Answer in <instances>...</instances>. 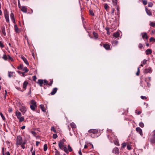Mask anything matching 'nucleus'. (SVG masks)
<instances>
[{
	"label": "nucleus",
	"mask_w": 155,
	"mask_h": 155,
	"mask_svg": "<svg viewBox=\"0 0 155 155\" xmlns=\"http://www.w3.org/2000/svg\"><path fill=\"white\" fill-rule=\"evenodd\" d=\"M149 139L151 143L155 144V130H153L149 135Z\"/></svg>",
	"instance_id": "nucleus-1"
},
{
	"label": "nucleus",
	"mask_w": 155,
	"mask_h": 155,
	"mask_svg": "<svg viewBox=\"0 0 155 155\" xmlns=\"http://www.w3.org/2000/svg\"><path fill=\"white\" fill-rule=\"evenodd\" d=\"M58 146L60 149L64 150L67 154L68 153L66 146L64 145V143H63V142H59L58 143Z\"/></svg>",
	"instance_id": "nucleus-2"
},
{
	"label": "nucleus",
	"mask_w": 155,
	"mask_h": 155,
	"mask_svg": "<svg viewBox=\"0 0 155 155\" xmlns=\"http://www.w3.org/2000/svg\"><path fill=\"white\" fill-rule=\"evenodd\" d=\"M31 104L30 107L31 109L33 111L35 110L37 107L36 102L34 100H32L30 101Z\"/></svg>",
	"instance_id": "nucleus-3"
},
{
	"label": "nucleus",
	"mask_w": 155,
	"mask_h": 155,
	"mask_svg": "<svg viewBox=\"0 0 155 155\" xmlns=\"http://www.w3.org/2000/svg\"><path fill=\"white\" fill-rule=\"evenodd\" d=\"M15 114L17 118L19 120L20 122H21L24 121L25 119L24 117H21V114L20 112L16 111Z\"/></svg>",
	"instance_id": "nucleus-4"
},
{
	"label": "nucleus",
	"mask_w": 155,
	"mask_h": 155,
	"mask_svg": "<svg viewBox=\"0 0 155 155\" xmlns=\"http://www.w3.org/2000/svg\"><path fill=\"white\" fill-rule=\"evenodd\" d=\"M23 142V140L21 137L20 135L17 137L16 142V145H19L21 144Z\"/></svg>",
	"instance_id": "nucleus-5"
},
{
	"label": "nucleus",
	"mask_w": 155,
	"mask_h": 155,
	"mask_svg": "<svg viewBox=\"0 0 155 155\" xmlns=\"http://www.w3.org/2000/svg\"><path fill=\"white\" fill-rule=\"evenodd\" d=\"M4 13L6 21L8 23H9V13L6 9Z\"/></svg>",
	"instance_id": "nucleus-6"
},
{
	"label": "nucleus",
	"mask_w": 155,
	"mask_h": 155,
	"mask_svg": "<svg viewBox=\"0 0 155 155\" xmlns=\"http://www.w3.org/2000/svg\"><path fill=\"white\" fill-rule=\"evenodd\" d=\"M27 108L25 106H22L20 107V110L22 112L23 114H24L26 111Z\"/></svg>",
	"instance_id": "nucleus-7"
},
{
	"label": "nucleus",
	"mask_w": 155,
	"mask_h": 155,
	"mask_svg": "<svg viewBox=\"0 0 155 155\" xmlns=\"http://www.w3.org/2000/svg\"><path fill=\"white\" fill-rule=\"evenodd\" d=\"M88 132L90 133H93L94 134H97L98 133V130L96 129H91L89 130Z\"/></svg>",
	"instance_id": "nucleus-8"
},
{
	"label": "nucleus",
	"mask_w": 155,
	"mask_h": 155,
	"mask_svg": "<svg viewBox=\"0 0 155 155\" xmlns=\"http://www.w3.org/2000/svg\"><path fill=\"white\" fill-rule=\"evenodd\" d=\"M18 69L19 68H18ZM21 70L22 71H23L22 73V75L21 76H25V73L28 72V71H29L28 70V68H20Z\"/></svg>",
	"instance_id": "nucleus-9"
},
{
	"label": "nucleus",
	"mask_w": 155,
	"mask_h": 155,
	"mask_svg": "<svg viewBox=\"0 0 155 155\" xmlns=\"http://www.w3.org/2000/svg\"><path fill=\"white\" fill-rule=\"evenodd\" d=\"M136 131L141 136H142L143 134L142 129L139 127H137L136 129Z\"/></svg>",
	"instance_id": "nucleus-10"
},
{
	"label": "nucleus",
	"mask_w": 155,
	"mask_h": 155,
	"mask_svg": "<svg viewBox=\"0 0 155 155\" xmlns=\"http://www.w3.org/2000/svg\"><path fill=\"white\" fill-rule=\"evenodd\" d=\"M41 87L42 86L43 84H44V81L42 79H38V81L37 82Z\"/></svg>",
	"instance_id": "nucleus-11"
},
{
	"label": "nucleus",
	"mask_w": 155,
	"mask_h": 155,
	"mask_svg": "<svg viewBox=\"0 0 155 155\" xmlns=\"http://www.w3.org/2000/svg\"><path fill=\"white\" fill-rule=\"evenodd\" d=\"M1 28L2 34L4 36L6 35V33L5 32V27L4 26L1 27Z\"/></svg>",
	"instance_id": "nucleus-12"
},
{
	"label": "nucleus",
	"mask_w": 155,
	"mask_h": 155,
	"mask_svg": "<svg viewBox=\"0 0 155 155\" xmlns=\"http://www.w3.org/2000/svg\"><path fill=\"white\" fill-rule=\"evenodd\" d=\"M120 34L118 32H116L113 34V36L115 38H117L119 37Z\"/></svg>",
	"instance_id": "nucleus-13"
},
{
	"label": "nucleus",
	"mask_w": 155,
	"mask_h": 155,
	"mask_svg": "<svg viewBox=\"0 0 155 155\" xmlns=\"http://www.w3.org/2000/svg\"><path fill=\"white\" fill-rule=\"evenodd\" d=\"M21 10L23 12L26 13L27 12V8L25 6H22L21 7Z\"/></svg>",
	"instance_id": "nucleus-14"
},
{
	"label": "nucleus",
	"mask_w": 155,
	"mask_h": 155,
	"mask_svg": "<svg viewBox=\"0 0 155 155\" xmlns=\"http://www.w3.org/2000/svg\"><path fill=\"white\" fill-rule=\"evenodd\" d=\"M104 47L107 50H110V46L108 44H104L103 45Z\"/></svg>",
	"instance_id": "nucleus-15"
},
{
	"label": "nucleus",
	"mask_w": 155,
	"mask_h": 155,
	"mask_svg": "<svg viewBox=\"0 0 155 155\" xmlns=\"http://www.w3.org/2000/svg\"><path fill=\"white\" fill-rule=\"evenodd\" d=\"M28 84V82L27 81H25L23 83V88L24 89V90H25Z\"/></svg>",
	"instance_id": "nucleus-16"
},
{
	"label": "nucleus",
	"mask_w": 155,
	"mask_h": 155,
	"mask_svg": "<svg viewBox=\"0 0 155 155\" xmlns=\"http://www.w3.org/2000/svg\"><path fill=\"white\" fill-rule=\"evenodd\" d=\"M146 11L147 14L150 16L152 15V13L151 12L150 10L149 9L147 8H146Z\"/></svg>",
	"instance_id": "nucleus-17"
},
{
	"label": "nucleus",
	"mask_w": 155,
	"mask_h": 155,
	"mask_svg": "<svg viewBox=\"0 0 155 155\" xmlns=\"http://www.w3.org/2000/svg\"><path fill=\"white\" fill-rule=\"evenodd\" d=\"M58 90V88H54L52 90V91L51 93V95H53L54 94L56 93L57 92Z\"/></svg>",
	"instance_id": "nucleus-18"
},
{
	"label": "nucleus",
	"mask_w": 155,
	"mask_h": 155,
	"mask_svg": "<svg viewBox=\"0 0 155 155\" xmlns=\"http://www.w3.org/2000/svg\"><path fill=\"white\" fill-rule=\"evenodd\" d=\"M151 71V68H145L143 70V72L145 73H147L148 72L150 73Z\"/></svg>",
	"instance_id": "nucleus-19"
},
{
	"label": "nucleus",
	"mask_w": 155,
	"mask_h": 155,
	"mask_svg": "<svg viewBox=\"0 0 155 155\" xmlns=\"http://www.w3.org/2000/svg\"><path fill=\"white\" fill-rule=\"evenodd\" d=\"M143 35H142V37L143 39H147L148 38V37L147 35V33L146 32L143 33Z\"/></svg>",
	"instance_id": "nucleus-20"
},
{
	"label": "nucleus",
	"mask_w": 155,
	"mask_h": 155,
	"mask_svg": "<svg viewBox=\"0 0 155 155\" xmlns=\"http://www.w3.org/2000/svg\"><path fill=\"white\" fill-rule=\"evenodd\" d=\"M93 34L95 39H97L98 38V35L97 33L95 31H93Z\"/></svg>",
	"instance_id": "nucleus-21"
},
{
	"label": "nucleus",
	"mask_w": 155,
	"mask_h": 155,
	"mask_svg": "<svg viewBox=\"0 0 155 155\" xmlns=\"http://www.w3.org/2000/svg\"><path fill=\"white\" fill-rule=\"evenodd\" d=\"M21 58L23 60L24 62L27 64L28 65V62L27 59L24 56H21Z\"/></svg>",
	"instance_id": "nucleus-22"
},
{
	"label": "nucleus",
	"mask_w": 155,
	"mask_h": 155,
	"mask_svg": "<svg viewBox=\"0 0 155 155\" xmlns=\"http://www.w3.org/2000/svg\"><path fill=\"white\" fill-rule=\"evenodd\" d=\"M146 54L147 55H148L149 54H150L152 53V51L151 49H148L146 50Z\"/></svg>",
	"instance_id": "nucleus-23"
},
{
	"label": "nucleus",
	"mask_w": 155,
	"mask_h": 155,
	"mask_svg": "<svg viewBox=\"0 0 155 155\" xmlns=\"http://www.w3.org/2000/svg\"><path fill=\"white\" fill-rule=\"evenodd\" d=\"M14 29L16 33H18L19 32V30L16 25H14Z\"/></svg>",
	"instance_id": "nucleus-24"
},
{
	"label": "nucleus",
	"mask_w": 155,
	"mask_h": 155,
	"mask_svg": "<svg viewBox=\"0 0 155 155\" xmlns=\"http://www.w3.org/2000/svg\"><path fill=\"white\" fill-rule=\"evenodd\" d=\"M14 72H13L8 71V76L9 78H10L14 76Z\"/></svg>",
	"instance_id": "nucleus-25"
},
{
	"label": "nucleus",
	"mask_w": 155,
	"mask_h": 155,
	"mask_svg": "<svg viewBox=\"0 0 155 155\" xmlns=\"http://www.w3.org/2000/svg\"><path fill=\"white\" fill-rule=\"evenodd\" d=\"M8 55H7L6 54H4L2 57L3 58L5 61L8 60Z\"/></svg>",
	"instance_id": "nucleus-26"
},
{
	"label": "nucleus",
	"mask_w": 155,
	"mask_h": 155,
	"mask_svg": "<svg viewBox=\"0 0 155 155\" xmlns=\"http://www.w3.org/2000/svg\"><path fill=\"white\" fill-rule=\"evenodd\" d=\"M40 108L42 111L44 112H46V110L45 109V107L43 105H40Z\"/></svg>",
	"instance_id": "nucleus-27"
},
{
	"label": "nucleus",
	"mask_w": 155,
	"mask_h": 155,
	"mask_svg": "<svg viewBox=\"0 0 155 155\" xmlns=\"http://www.w3.org/2000/svg\"><path fill=\"white\" fill-rule=\"evenodd\" d=\"M70 126L72 128H75L76 127V125L73 122L70 124Z\"/></svg>",
	"instance_id": "nucleus-28"
},
{
	"label": "nucleus",
	"mask_w": 155,
	"mask_h": 155,
	"mask_svg": "<svg viewBox=\"0 0 155 155\" xmlns=\"http://www.w3.org/2000/svg\"><path fill=\"white\" fill-rule=\"evenodd\" d=\"M89 13L90 15L92 16H94V15L93 11L92 10L90 9L89 10Z\"/></svg>",
	"instance_id": "nucleus-29"
},
{
	"label": "nucleus",
	"mask_w": 155,
	"mask_h": 155,
	"mask_svg": "<svg viewBox=\"0 0 155 155\" xmlns=\"http://www.w3.org/2000/svg\"><path fill=\"white\" fill-rule=\"evenodd\" d=\"M68 152H69H69H71L72 151V149L71 148V147L70 146V145H69V144L68 145Z\"/></svg>",
	"instance_id": "nucleus-30"
},
{
	"label": "nucleus",
	"mask_w": 155,
	"mask_h": 155,
	"mask_svg": "<svg viewBox=\"0 0 155 155\" xmlns=\"http://www.w3.org/2000/svg\"><path fill=\"white\" fill-rule=\"evenodd\" d=\"M114 150L115 151L116 154L118 153H119V150L118 148H114Z\"/></svg>",
	"instance_id": "nucleus-31"
},
{
	"label": "nucleus",
	"mask_w": 155,
	"mask_h": 155,
	"mask_svg": "<svg viewBox=\"0 0 155 155\" xmlns=\"http://www.w3.org/2000/svg\"><path fill=\"white\" fill-rule=\"evenodd\" d=\"M109 8V6L107 5V4H104V8L107 11Z\"/></svg>",
	"instance_id": "nucleus-32"
},
{
	"label": "nucleus",
	"mask_w": 155,
	"mask_h": 155,
	"mask_svg": "<svg viewBox=\"0 0 155 155\" xmlns=\"http://www.w3.org/2000/svg\"><path fill=\"white\" fill-rule=\"evenodd\" d=\"M48 146L47 144H45L44 146V150L45 151L47 150Z\"/></svg>",
	"instance_id": "nucleus-33"
},
{
	"label": "nucleus",
	"mask_w": 155,
	"mask_h": 155,
	"mask_svg": "<svg viewBox=\"0 0 155 155\" xmlns=\"http://www.w3.org/2000/svg\"><path fill=\"white\" fill-rule=\"evenodd\" d=\"M55 150V155H60V152L58 151V150L56 148L54 149Z\"/></svg>",
	"instance_id": "nucleus-34"
},
{
	"label": "nucleus",
	"mask_w": 155,
	"mask_h": 155,
	"mask_svg": "<svg viewBox=\"0 0 155 155\" xmlns=\"http://www.w3.org/2000/svg\"><path fill=\"white\" fill-rule=\"evenodd\" d=\"M150 41L151 42H155V38L153 37H151L150 39Z\"/></svg>",
	"instance_id": "nucleus-35"
},
{
	"label": "nucleus",
	"mask_w": 155,
	"mask_h": 155,
	"mask_svg": "<svg viewBox=\"0 0 155 155\" xmlns=\"http://www.w3.org/2000/svg\"><path fill=\"white\" fill-rule=\"evenodd\" d=\"M150 25L152 27H154L155 26V23L153 22H151L150 23Z\"/></svg>",
	"instance_id": "nucleus-36"
},
{
	"label": "nucleus",
	"mask_w": 155,
	"mask_h": 155,
	"mask_svg": "<svg viewBox=\"0 0 155 155\" xmlns=\"http://www.w3.org/2000/svg\"><path fill=\"white\" fill-rule=\"evenodd\" d=\"M51 130L53 131L54 132L56 133V130L54 127H52L51 128Z\"/></svg>",
	"instance_id": "nucleus-37"
},
{
	"label": "nucleus",
	"mask_w": 155,
	"mask_h": 155,
	"mask_svg": "<svg viewBox=\"0 0 155 155\" xmlns=\"http://www.w3.org/2000/svg\"><path fill=\"white\" fill-rule=\"evenodd\" d=\"M10 16L11 19L15 18L14 14L12 12L11 14H10Z\"/></svg>",
	"instance_id": "nucleus-38"
},
{
	"label": "nucleus",
	"mask_w": 155,
	"mask_h": 155,
	"mask_svg": "<svg viewBox=\"0 0 155 155\" xmlns=\"http://www.w3.org/2000/svg\"><path fill=\"white\" fill-rule=\"evenodd\" d=\"M127 145V143H124L122 144L121 148H124Z\"/></svg>",
	"instance_id": "nucleus-39"
},
{
	"label": "nucleus",
	"mask_w": 155,
	"mask_h": 155,
	"mask_svg": "<svg viewBox=\"0 0 155 155\" xmlns=\"http://www.w3.org/2000/svg\"><path fill=\"white\" fill-rule=\"evenodd\" d=\"M105 29L107 31V34L108 35H109L110 34V32L109 31V28L108 27H106L105 28Z\"/></svg>",
	"instance_id": "nucleus-40"
},
{
	"label": "nucleus",
	"mask_w": 155,
	"mask_h": 155,
	"mask_svg": "<svg viewBox=\"0 0 155 155\" xmlns=\"http://www.w3.org/2000/svg\"><path fill=\"white\" fill-rule=\"evenodd\" d=\"M139 125L140 127H143L144 126V124L142 122H141L139 123Z\"/></svg>",
	"instance_id": "nucleus-41"
},
{
	"label": "nucleus",
	"mask_w": 155,
	"mask_h": 155,
	"mask_svg": "<svg viewBox=\"0 0 155 155\" xmlns=\"http://www.w3.org/2000/svg\"><path fill=\"white\" fill-rule=\"evenodd\" d=\"M142 2L144 5H145L147 4V1L146 0H142Z\"/></svg>",
	"instance_id": "nucleus-42"
},
{
	"label": "nucleus",
	"mask_w": 155,
	"mask_h": 155,
	"mask_svg": "<svg viewBox=\"0 0 155 155\" xmlns=\"http://www.w3.org/2000/svg\"><path fill=\"white\" fill-rule=\"evenodd\" d=\"M0 115L1 116V117H2L3 120H5V117L4 116V115H3V114L2 113H1V112L0 113Z\"/></svg>",
	"instance_id": "nucleus-43"
},
{
	"label": "nucleus",
	"mask_w": 155,
	"mask_h": 155,
	"mask_svg": "<svg viewBox=\"0 0 155 155\" xmlns=\"http://www.w3.org/2000/svg\"><path fill=\"white\" fill-rule=\"evenodd\" d=\"M44 81V85H45V84L48 85V82L46 80H43Z\"/></svg>",
	"instance_id": "nucleus-44"
},
{
	"label": "nucleus",
	"mask_w": 155,
	"mask_h": 155,
	"mask_svg": "<svg viewBox=\"0 0 155 155\" xmlns=\"http://www.w3.org/2000/svg\"><path fill=\"white\" fill-rule=\"evenodd\" d=\"M8 60L13 61V59L9 55H8Z\"/></svg>",
	"instance_id": "nucleus-45"
},
{
	"label": "nucleus",
	"mask_w": 155,
	"mask_h": 155,
	"mask_svg": "<svg viewBox=\"0 0 155 155\" xmlns=\"http://www.w3.org/2000/svg\"><path fill=\"white\" fill-rule=\"evenodd\" d=\"M4 47V46L3 45L2 42L1 41H0V47H1L2 48H3Z\"/></svg>",
	"instance_id": "nucleus-46"
},
{
	"label": "nucleus",
	"mask_w": 155,
	"mask_h": 155,
	"mask_svg": "<svg viewBox=\"0 0 155 155\" xmlns=\"http://www.w3.org/2000/svg\"><path fill=\"white\" fill-rule=\"evenodd\" d=\"M153 5V4L152 2H149L148 3V7H152Z\"/></svg>",
	"instance_id": "nucleus-47"
},
{
	"label": "nucleus",
	"mask_w": 155,
	"mask_h": 155,
	"mask_svg": "<svg viewBox=\"0 0 155 155\" xmlns=\"http://www.w3.org/2000/svg\"><path fill=\"white\" fill-rule=\"evenodd\" d=\"M138 47L140 49H141L143 47V46L140 43L138 45Z\"/></svg>",
	"instance_id": "nucleus-48"
},
{
	"label": "nucleus",
	"mask_w": 155,
	"mask_h": 155,
	"mask_svg": "<svg viewBox=\"0 0 155 155\" xmlns=\"http://www.w3.org/2000/svg\"><path fill=\"white\" fill-rule=\"evenodd\" d=\"M112 2L114 5H116L117 3V0H112Z\"/></svg>",
	"instance_id": "nucleus-49"
},
{
	"label": "nucleus",
	"mask_w": 155,
	"mask_h": 155,
	"mask_svg": "<svg viewBox=\"0 0 155 155\" xmlns=\"http://www.w3.org/2000/svg\"><path fill=\"white\" fill-rule=\"evenodd\" d=\"M31 133L34 136H35L36 135V133L34 131H31Z\"/></svg>",
	"instance_id": "nucleus-50"
},
{
	"label": "nucleus",
	"mask_w": 155,
	"mask_h": 155,
	"mask_svg": "<svg viewBox=\"0 0 155 155\" xmlns=\"http://www.w3.org/2000/svg\"><path fill=\"white\" fill-rule=\"evenodd\" d=\"M137 69H138L137 71L136 74L137 76H138L140 74V68H137Z\"/></svg>",
	"instance_id": "nucleus-51"
},
{
	"label": "nucleus",
	"mask_w": 155,
	"mask_h": 155,
	"mask_svg": "<svg viewBox=\"0 0 155 155\" xmlns=\"http://www.w3.org/2000/svg\"><path fill=\"white\" fill-rule=\"evenodd\" d=\"M58 137V136L56 134H54L53 135V138L54 139H56Z\"/></svg>",
	"instance_id": "nucleus-52"
},
{
	"label": "nucleus",
	"mask_w": 155,
	"mask_h": 155,
	"mask_svg": "<svg viewBox=\"0 0 155 155\" xmlns=\"http://www.w3.org/2000/svg\"><path fill=\"white\" fill-rule=\"evenodd\" d=\"M118 41H114L113 42V44H114L115 45H117L118 43Z\"/></svg>",
	"instance_id": "nucleus-53"
},
{
	"label": "nucleus",
	"mask_w": 155,
	"mask_h": 155,
	"mask_svg": "<svg viewBox=\"0 0 155 155\" xmlns=\"http://www.w3.org/2000/svg\"><path fill=\"white\" fill-rule=\"evenodd\" d=\"M19 145H21V147H22V148L23 149H25V145H24L23 144H22V143L21 144H20Z\"/></svg>",
	"instance_id": "nucleus-54"
},
{
	"label": "nucleus",
	"mask_w": 155,
	"mask_h": 155,
	"mask_svg": "<svg viewBox=\"0 0 155 155\" xmlns=\"http://www.w3.org/2000/svg\"><path fill=\"white\" fill-rule=\"evenodd\" d=\"M33 79L34 81H35L37 79V78L36 76H33Z\"/></svg>",
	"instance_id": "nucleus-55"
},
{
	"label": "nucleus",
	"mask_w": 155,
	"mask_h": 155,
	"mask_svg": "<svg viewBox=\"0 0 155 155\" xmlns=\"http://www.w3.org/2000/svg\"><path fill=\"white\" fill-rule=\"evenodd\" d=\"M140 98L142 99H147V98L145 96H141V97H140Z\"/></svg>",
	"instance_id": "nucleus-56"
},
{
	"label": "nucleus",
	"mask_w": 155,
	"mask_h": 155,
	"mask_svg": "<svg viewBox=\"0 0 155 155\" xmlns=\"http://www.w3.org/2000/svg\"><path fill=\"white\" fill-rule=\"evenodd\" d=\"M53 81L52 80L50 81V82L48 83V85H49L50 86H51L52 85V84Z\"/></svg>",
	"instance_id": "nucleus-57"
},
{
	"label": "nucleus",
	"mask_w": 155,
	"mask_h": 155,
	"mask_svg": "<svg viewBox=\"0 0 155 155\" xmlns=\"http://www.w3.org/2000/svg\"><path fill=\"white\" fill-rule=\"evenodd\" d=\"M114 11V8H112L111 9V13L113 15Z\"/></svg>",
	"instance_id": "nucleus-58"
},
{
	"label": "nucleus",
	"mask_w": 155,
	"mask_h": 155,
	"mask_svg": "<svg viewBox=\"0 0 155 155\" xmlns=\"http://www.w3.org/2000/svg\"><path fill=\"white\" fill-rule=\"evenodd\" d=\"M147 60H144L142 62V64H146Z\"/></svg>",
	"instance_id": "nucleus-59"
},
{
	"label": "nucleus",
	"mask_w": 155,
	"mask_h": 155,
	"mask_svg": "<svg viewBox=\"0 0 155 155\" xmlns=\"http://www.w3.org/2000/svg\"><path fill=\"white\" fill-rule=\"evenodd\" d=\"M12 110L11 108H9L8 109V111L9 113L12 112Z\"/></svg>",
	"instance_id": "nucleus-60"
},
{
	"label": "nucleus",
	"mask_w": 155,
	"mask_h": 155,
	"mask_svg": "<svg viewBox=\"0 0 155 155\" xmlns=\"http://www.w3.org/2000/svg\"><path fill=\"white\" fill-rule=\"evenodd\" d=\"M18 6L19 8H21V5H20L19 0H18Z\"/></svg>",
	"instance_id": "nucleus-61"
},
{
	"label": "nucleus",
	"mask_w": 155,
	"mask_h": 155,
	"mask_svg": "<svg viewBox=\"0 0 155 155\" xmlns=\"http://www.w3.org/2000/svg\"><path fill=\"white\" fill-rule=\"evenodd\" d=\"M127 148L128 150H130L131 149V147L130 146V145H127Z\"/></svg>",
	"instance_id": "nucleus-62"
},
{
	"label": "nucleus",
	"mask_w": 155,
	"mask_h": 155,
	"mask_svg": "<svg viewBox=\"0 0 155 155\" xmlns=\"http://www.w3.org/2000/svg\"><path fill=\"white\" fill-rule=\"evenodd\" d=\"M2 153L3 154V155H5L4 151V148L2 147Z\"/></svg>",
	"instance_id": "nucleus-63"
},
{
	"label": "nucleus",
	"mask_w": 155,
	"mask_h": 155,
	"mask_svg": "<svg viewBox=\"0 0 155 155\" xmlns=\"http://www.w3.org/2000/svg\"><path fill=\"white\" fill-rule=\"evenodd\" d=\"M5 155H10L9 151H8L5 153Z\"/></svg>",
	"instance_id": "nucleus-64"
}]
</instances>
